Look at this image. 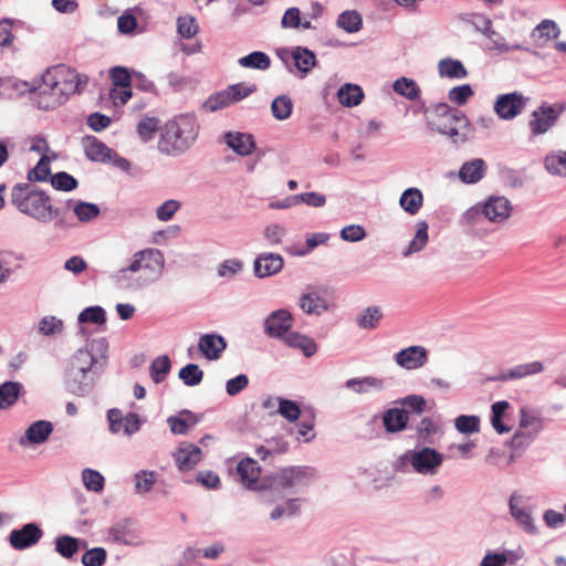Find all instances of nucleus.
<instances>
[{
	"label": "nucleus",
	"instance_id": "obj_1",
	"mask_svg": "<svg viewBox=\"0 0 566 566\" xmlns=\"http://www.w3.org/2000/svg\"><path fill=\"white\" fill-rule=\"evenodd\" d=\"M86 83V76H81L65 65H56L43 73L33 99L41 109L55 108L66 102L70 95L80 92Z\"/></svg>",
	"mask_w": 566,
	"mask_h": 566
},
{
	"label": "nucleus",
	"instance_id": "obj_2",
	"mask_svg": "<svg viewBox=\"0 0 566 566\" xmlns=\"http://www.w3.org/2000/svg\"><path fill=\"white\" fill-rule=\"evenodd\" d=\"M200 124L192 114H181L169 119L160 128L158 149L168 156H180L197 142Z\"/></svg>",
	"mask_w": 566,
	"mask_h": 566
},
{
	"label": "nucleus",
	"instance_id": "obj_3",
	"mask_svg": "<svg viewBox=\"0 0 566 566\" xmlns=\"http://www.w3.org/2000/svg\"><path fill=\"white\" fill-rule=\"evenodd\" d=\"M107 343L104 338L94 339L85 349H78L71 358L67 370H71L73 381L80 375L96 374V368L103 367L106 360Z\"/></svg>",
	"mask_w": 566,
	"mask_h": 566
},
{
	"label": "nucleus",
	"instance_id": "obj_4",
	"mask_svg": "<svg viewBox=\"0 0 566 566\" xmlns=\"http://www.w3.org/2000/svg\"><path fill=\"white\" fill-rule=\"evenodd\" d=\"M12 205L20 212H51L52 205L48 195L30 184L15 185L11 190Z\"/></svg>",
	"mask_w": 566,
	"mask_h": 566
},
{
	"label": "nucleus",
	"instance_id": "obj_5",
	"mask_svg": "<svg viewBox=\"0 0 566 566\" xmlns=\"http://www.w3.org/2000/svg\"><path fill=\"white\" fill-rule=\"evenodd\" d=\"M314 476L311 467H286L266 476V481L269 489H292L310 484Z\"/></svg>",
	"mask_w": 566,
	"mask_h": 566
},
{
	"label": "nucleus",
	"instance_id": "obj_6",
	"mask_svg": "<svg viewBox=\"0 0 566 566\" xmlns=\"http://www.w3.org/2000/svg\"><path fill=\"white\" fill-rule=\"evenodd\" d=\"M165 266L164 254L157 249H145L136 252L127 268L119 270V275L125 276L127 272H142L147 277L158 276Z\"/></svg>",
	"mask_w": 566,
	"mask_h": 566
},
{
	"label": "nucleus",
	"instance_id": "obj_7",
	"mask_svg": "<svg viewBox=\"0 0 566 566\" xmlns=\"http://www.w3.org/2000/svg\"><path fill=\"white\" fill-rule=\"evenodd\" d=\"M82 146L85 156L91 161L112 164L123 171L130 169V163L126 158L120 157L115 150L106 146L95 136H86L82 142Z\"/></svg>",
	"mask_w": 566,
	"mask_h": 566
},
{
	"label": "nucleus",
	"instance_id": "obj_8",
	"mask_svg": "<svg viewBox=\"0 0 566 566\" xmlns=\"http://www.w3.org/2000/svg\"><path fill=\"white\" fill-rule=\"evenodd\" d=\"M280 59L293 72L292 65L296 69L297 75L303 78L317 65L315 53L305 46H293L292 49L281 50L279 53Z\"/></svg>",
	"mask_w": 566,
	"mask_h": 566
},
{
	"label": "nucleus",
	"instance_id": "obj_9",
	"mask_svg": "<svg viewBox=\"0 0 566 566\" xmlns=\"http://www.w3.org/2000/svg\"><path fill=\"white\" fill-rule=\"evenodd\" d=\"M562 105H549L543 103L531 114L528 127L532 135L538 136L547 133L557 122L559 115L563 113Z\"/></svg>",
	"mask_w": 566,
	"mask_h": 566
},
{
	"label": "nucleus",
	"instance_id": "obj_10",
	"mask_svg": "<svg viewBox=\"0 0 566 566\" xmlns=\"http://www.w3.org/2000/svg\"><path fill=\"white\" fill-rule=\"evenodd\" d=\"M413 470L421 474H432L441 465L443 457L437 450L423 447L406 454Z\"/></svg>",
	"mask_w": 566,
	"mask_h": 566
},
{
	"label": "nucleus",
	"instance_id": "obj_11",
	"mask_svg": "<svg viewBox=\"0 0 566 566\" xmlns=\"http://www.w3.org/2000/svg\"><path fill=\"white\" fill-rule=\"evenodd\" d=\"M528 98L518 92L501 94L494 102L495 114L504 120H511L524 109Z\"/></svg>",
	"mask_w": 566,
	"mask_h": 566
},
{
	"label": "nucleus",
	"instance_id": "obj_12",
	"mask_svg": "<svg viewBox=\"0 0 566 566\" xmlns=\"http://www.w3.org/2000/svg\"><path fill=\"white\" fill-rule=\"evenodd\" d=\"M511 214H464V224L474 234L483 235L504 224Z\"/></svg>",
	"mask_w": 566,
	"mask_h": 566
},
{
	"label": "nucleus",
	"instance_id": "obj_13",
	"mask_svg": "<svg viewBox=\"0 0 566 566\" xmlns=\"http://www.w3.org/2000/svg\"><path fill=\"white\" fill-rule=\"evenodd\" d=\"M237 474L241 484L250 490H262L266 489L268 481L265 483L260 482L261 467L258 461L252 458L242 459L237 465Z\"/></svg>",
	"mask_w": 566,
	"mask_h": 566
},
{
	"label": "nucleus",
	"instance_id": "obj_14",
	"mask_svg": "<svg viewBox=\"0 0 566 566\" xmlns=\"http://www.w3.org/2000/svg\"><path fill=\"white\" fill-rule=\"evenodd\" d=\"M42 530L34 523L23 525L20 530L11 531L9 542L15 549H25L35 545L42 537Z\"/></svg>",
	"mask_w": 566,
	"mask_h": 566
},
{
	"label": "nucleus",
	"instance_id": "obj_15",
	"mask_svg": "<svg viewBox=\"0 0 566 566\" xmlns=\"http://www.w3.org/2000/svg\"><path fill=\"white\" fill-rule=\"evenodd\" d=\"M293 325V317L286 310L273 312L265 321V332L271 337L283 338Z\"/></svg>",
	"mask_w": 566,
	"mask_h": 566
},
{
	"label": "nucleus",
	"instance_id": "obj_16",
	"mask_svg": "<svg viewBox=\"0 0 566 566\" xmlns=\"http://www.w3.org/2000/svg\"><path fill=\"white\" fill-rule=\"evenodd\" d=\"M397 365L405 369H417L428 361V352L422 346H409L395 355Z\"/></svg>",
	"mask_w": 566,
	"mask_h": 566
},
{
	"label": "nucleus",
	"instance_id": "obj_17",
	"mask_svg": "<svg viewBox=\"0 0 566 566\" xmlns=\"http://www.w3.org/2000/svg\"><path fill=\"white\" fill-rule=\"evenodd\" d=\"M298 305L308 315H321L328 310V302L324 296V291L316 287H310L301 296Z\"/></svg>",
	"mask_w": 566,
	"mask_h": 566
},
{
	"label": "nucleus",
	"instance_id": "obj_18",
	"mask_svg": "<svg viewBox=\"0 0 566 566\" xmlns=\"http://www.w3.org/2000/svg\"><path fill=\"white\" fill-rule=\"evenodd\" d=\"M223 142L240 156H248L255 149L254 138L248 133L228 132L223 135Z\"/></svg>",
	"mask_w": 566,
	"mask_h": 566
},
{
	"label": "nucleus",
	"instance_id": "obj_19",
	"mask_svg": "<svg viewBox=\"0 0 566 566\" xmlns=\"http://www.w3.org/2000/svg\"><path fill=\"white\" fill-rule=\"evenodd\" d=\"M304 202L313 208H321L325 205V196L317 192H305L301 195L290 196L282 201L270 203L271 209H289L295 207L297 203Z\"/></svg>",
	"mask_w": 566,
	"mask_h": 566
},
{
	"label": "nucleus",
	"instance_id": "obj_20",
	"mask_svg": "<svg viewBox=\"0 0 566 566\" xmlns=\"http://www.w3.org/2000/svg\"><path fill=\"white\" fill-rule=\"evenodd\" d=\"M284 261L280 254L264 253L254 261V273L259 277H266L279 273L283 268Z\"/></svg>",
	"mask_w": 566,
	"mask_h": 566
},
{
	"label": "nucleus",
	"instance_id": "obj_21",
	"mask_svg": "<svg viewBox=\"0 0 566 566\" xmlns=\"http://www.w3.org/2000/svg\"><path fill=\"white\" fill-rule=\"evenodd\" d=\"M198 347L209 360L219 359L227 347L226 339L217 334H205L200 337Z\"/></svg>",
	"mask_w": 566,
	"mask_h": 566
},
{
	"label": "nucleus",
	"instance_id": "obj_22",
	"mask_svg": "<svg viewBox=\"0 0 566 566\" xmlns=\"http://www.w3.org/2000/svg\"><path fill=\"white\" fill-rule=\"evenodd\" d=\"M409 413L403 408H390L382 415V424L388 433L401 432L407 428Z\"/></svg>",
	"mask_w": 566,
	"mask_h": 566
},
{
	"label": "nucleus",
	"instance_id": "obj_23",
	"mask_svg": "<svg viewBox=\"0 0 566 566\" xmlns=\"http://www.w3.org/2000/svg\"><path fill=\"white\" fill-rule=\"evenodd\" d=\"M485 171V161L481 158H474L463 163L459 169L458 177L464 184H476L484 177Z\"/></svg>",
	"mask_w": 566,
	"mask_h": 566
},
{
	"label": "nucleus",
	"instance_id": "obj_24",
	"mask_svg": "<svg viewBox=\"0 0 566 566\" xmlns=\"http://www.w3.org/2000/svg\"><path fill=\"white\" fill-rule=\"evenodd\" d=\"M53 431V426L50 421L39 420L33 422L27 430L24 436L20 439V444H40L48 440Z\"/></svg>",
	"mask_w": 566,
	"mask_h": 566
},
{
	"label": "nucleus",
	"instance_id": "obj_25",
	"mask_svg": "<svg viewBox=\"0 0 566 566\" xmlns=\"http://www.w3.org/2000/svg\"><path fill=\"white\" fill-rule=\"evenodd\" d=\"M542 428L541 419L534 415L528 412L525 408L521 409V419H520V431L514 436V443H520L518 440L526 437L527 440L532 439L534 433H537Z\"/></svg>",
	"mask_w": 566,
	"mask_h": 566
},
{
	"label": "nucleus",
	"instance_id": "obj_26",
	"mask_svg": "<svg viewBox=\"0 0 566 566\" xmlns=\"http://www.w3.org/2000/svg\"><path fill=\"white\" fill-rule=\"evenodd\" d=\"M175 458L181 471H190L200 462L201 450L195 444H188L179 448Z\"/></svg>",
	"mask_w": 566,
	"mask_h": 566
},
{
	"label": "nucleus",
	"instance_id": "obj_27",
	"mask_svg": "<svg viewBox=\"0 0 566 566\" xmlns=\"http://www.w3.org/2000/svg\"><path fill=\"white\" fill-rule=\"evenodd\" d=\"M284 343L292 348L301 349L306 357L313 356L317 350V345L313 338L296 332L289 333L284 337Z\"/></svg>",
	"mask_w": 566,
	"mask_h": 566
},
{
	"label": "nucleus",
	"instance_id": "obj_28",
	"mask_svg": "<svg viewBox=\"0 0 566 566\" xmlns=\"http://www.w3.org/2000/svg\"><path fill=\"white\" fill-rule=\"evenodd\" d=\"M544 167L549 175L566 178V151L548 153L544 158Z\"/></svg>",
	"mask_w": 566,
	"mask_h": 566
},
{
	"label": "nucleus",
	"instance_id": "obj_29",
	"mask_svg": "<svg viewBox=\"0 0 566 566\" xmlns=\"http://www.w3.org/2000/svg\"><path fill=\"white\" fill-rule=\"evenodd\" d=\"M338 102L345 107H354L361 103L364 92L360 86L356 84H344L337 92Z\"/></svg>",
	"mask_w": 566,
	"mask_h": 566
},
{
	"label": "nucleus",
	"instance_id": "obj_30",
	"mask_svg": "<svg viewBox=\"0 0 566 566\" xmlns=\"http://www.w3.org/2000/svg\"><path fill=\"white\" fill-rule=\"evenodd\" d=\"M65 382L70 392L76 396H84L91 390L94 379L90 374L80 373V375L73 381L71 377V370H66Z\"/></svg>",
	"mask_w": 566,
	"mask_h": 566
},
{
	"label": "nucleus",
	"instance_id": "obj_31",
	"mask_svg": "<svg viewBox=\"0 0 566 566\" xmlns=\"http://www.w3.org/2000/svg\"><path fill=\"white\" fill-rule=\"evenodd\" d=\"M513 207L510 200L503 196H491L483 203L471 209V212H510Z\"/></svg>",
	"mask_w": 566,
	"mask_h": 566
},
{
	"label": "nucleus",
	"instance_id": "obj_32",
	"mask_svg": "<svg viewBox=\"0 0 566 566\" xmlns=\"http://www.w3.org/2000/svg\"><path fill=\"white\" fill-rule=\"evenodd\" d=\"M346 387L357 394H366L370 390H381L384 388V381L371 376L350 378L346 381Z\"/></svg>",
	"mask_w": 566,
	"mask_h": 566
},
{
	"label": "nucleus",
	"instance_id": "obj_33",
	"mask_svg": "<svg viewBox=\"0 0 566 566\" xmlns=\"http://www.w3.org/2000/svg\"><path fill=\"white\" fill-rule=\"evenodd\" d=\"M544 369L541 361H532L513 367L505 375L499 376L497 380L521 379L527 376L539 374Z\"/></svg>",
	"mask_w": 566,
	"mask_h": 566
},
{
	"label": "nucleus",
	"instance_id": "obj_34",
	"mask_svg": "<svg viewBox=\"0 0 566 566\" xmlns=\"http://www.w3.org/2000/svg\"><path fill=\"white\" fill-rule=\"evenodd\" d=\"M422 203L423 195L420 189L415 187L406 189L399 199V205L405 212H418Z\"/></svg>",
	"mask_w": 566,
	"mask_h": 566
},
{
	"label": "nucleus",
	"instance_id": "obj_35",
	"mask_svg": "<svg viewBox=\"0 0 566 566\" xmlns=\"http://www.w3.org/2000/svg\"><path fill=\"white\" fill-rule=\"evenodd\" d=\"M520 497L516 494H513L510 499V511L514 518L522 525L525 532L530 534L536 533V526L533 522V518L528 512L518 507L517 502Z\"/></svg>",
	"mask_w": 566,
	"mask_h": 566
},
{
	"label": "nucleus",
	"instance_id": "obj_36",
	"mask_svg": "<svg viewBox=\"0 0 566 566\" xmlns=\"http://www.w3.org/2000/svg\"><path fill=\"white\" fill-rule=\"evenodd\" d=\"M22 390V385L17 381H6L0 385V409L13 406Z\"/></svg>",
	"mask_w": 566,
	"mask_h": 566
},
{
	"label": "nucleus",
	"instance_id": "obj_37",
	"mask_svg": "<svg viewBox=\"0 0 566 566\" xmlns=\"http://www.w3.org/2000/svg\"><path fill=\"white\" fill-rule=\"evenodd\" d=\"M238 63L244 69L265 71L271 66V59L264 52L254 51L245 56L240 57Z\"/></svg>",
	"mask_w": 566,
	"mask_h": 566
},
{
	"label": "nucleus",
	"instance_id": "obj_38",
	"mask_svg": "<svg viewBox=\"0 0 566 566\" xmlns=\"http://www.w3.org/2000/svg\"><path fill=\"white\" fill-rule=\"evenodd\" d=\"M428 224L424 221L417 223L416 234L402 252V255L409 256L413 253L420 252L428 243Z\"/></svg>",
	"mask_w": 566,
	"mask_h": 566
},
{
	"label": "nucleus",
	"instance_id": "obj_39",
	"mask_svg": "<svg viewBox=\"0 0 566 566\" xmlns=\"http://www.w3.org/2000/svg\"><path fill=\"white\" fill-rule=\"evenodd\" d=\"M392 90L409 101H415L420 96V87L412 78L401 76L392 84Z\"/></svg>",
	"mask_w": 566,
	"mask_h": 566
},
{
	"label": "nucleus",
	"instance_id": "obj_40",
	"mask_svg": "<svg viewBox=\"0 0 566 566\" xmlns=\"http://www.w3.org/2000/svg\"><path fill=\"white\" fill-rule=\"evenodd\" d=\"M439 74L442 77L464 78L468 72L463 64L458 60L443 59L438 64Z\"/></svg>",
	"mask_w": 566,
	"mask_h": 566
},
{
	"label": "nucleus",
	"instance_id": "obj_41",
	"mask_svg": "<svg viewBox=\"0 0 566 566\" xmlns=\"http://www.w3.org/2000/svg\"><path fill=\"white\" fill-rule=\"evenodd\" d=\"M130 520H123L114 524L108 530V535L113 542L130 544L133 538V528Z\"/></svg>",
	"mask_w": 566,
	"mask_h": 566
},
{
	"label": "nucleus",
	"instance_id": "obj_42",
	"mask_svg": "<svg viewBox=\"0 0 566 566\" xmlns=\"http://www.w3.org/2000/svg\"><path fill=\"white\" fill-rule=\"evenodd\" d=\"M509 408L510 403L506 400L496 401L492 405L491 423L497 433H507L511 431V428L503 422L504 415Z\"/></svg>",
	"mask_w": 566,
	"mask_h": 566
},
{
	"label": "nucleus",
	"instance_id": "obj_43",
	"mask_svg": "<svg viewBox=\"0 0 566 566\" xmlns=\"http://www.w3.org/2000/svg\"><path fill=\"white\" fill-rule=\"evenodd\" d=\"M293 111V102L287 95H280L272 101L271 112L275 119H287Z\"/></svg>",
	"mask_w": 566,
	"mask_h": 566
},
{
	"label": "nucleus",
	"instance_id": "obj_44",
	"mask_svg": "<svg viewBox=\"0 0 566 566\" xmlns=\"http://www.w3.org/2000/svg\"><path fill=\"white\" fill-rule=\"evenodd\" d=\"M78 539L69 535L55 539V551L64 558H72L78 551Z\"/></svg>",
	"mask_w": 566,
	"mask_h": 566
},
{
	"label": "nucleus",
	"instance_id": "obj_45",
	"mask_svg": "<svg viewBox=\"0 0 566 566\" xmlns=\"http://www.w3.org/2000/svg\"><path fill=\"white\" fill-rule=\"evenodd\" d=\"M171 369V363L168 356H159L157 357L150 365V376L154 382H161L167 374Z\"/></svg>",
	"mask_w": 566,
	"mask_h": 566
},
{
	"label": "nucleus",
	"instance_id": "obj_46",
	"mask_svg": "<svg viewBox=\"0 0 566 566\" xmlns=\"http://www.w3.org/2000/svg\"><path fill=\"white\" fill-rule=\"evenodd\" d=\"M559 35V29L555 21L543 20L532 32V36L546 42L549 39H556Z\"/></svg>",
	"mask_w": 566,
	"mask_h": 566
},
{
	"label": "nucleus",
	"instance_id": "obj_47",
	"mask_svg": "<svg viewBox=\"0 0 566 566\" xmlns=\"http://www.w3.org/2000/svg\"><path fill=\"white\" fill-rule=\"evenodd\" d=\"M56 156H42L35 167L31 169L28 174V178L30 181H44L50 176L51 169L50 164L52 159H55Z\"/></svg>",
	"mask_w": 566,
	"mask_h": 566
},
{
	"label": "nucleus",
	"instance_id": "obj_48",
	"mask_svg": "<svg viewBox=\"0 0 566 566\" xmlns=\"http://www.w3.org/2000/svg\"><path fill=\"white\" fill-rule=\"evenodd\" d=\"M179 378L186 386H197L203 379V371L197 364H188L179 370Z\"/></svg>",
	"mask_w": 566,
	"mask_h": 566
},
{
	"label": "nucleus",
	"instance_id": "obj_49",
	"mask_svg": "<svg viewBox=\"0 0 566 566\" xmlns=\"http://www.w3.org/2000/svg\"><path fill=\"white\" fill-rule=\"evenodd\" d=\"M337 25L348 33L357 32L361 27V17L356 11H345L339 14Z\"/></svg>",
	"mask_w": 566,
	"mask_h": 566
},
{
	"label": "nucleus",
	"instance_id": "obj_50",
	"mask_svg": "<svg viewBox=\"0 0 566 566\" xmlns=\"http://www.w3.org/2000/svg\"><path fill=\"white\" fill-rule=\"evenodd\" d=\"M382 317V313L378 306H370L357 318L359 327L365 329L375 328Z\"/></svg>",
	"mask_w": 566,
	"mask_h": 566
},
{
	"label": "nucleus",
	"instance_id": "obj_51",
	"mask_svg": "<svg viewBox=\"0 0 566 566\" xmlns=\"http://www.w3.org/2000/svg\"><path fill=\"white\" fill-rule=\"evenodd\" d=\"M199 30L196 19L191 15H184L177 19V31L185 39L193 38Z\"/></svg>",
	"mask_w": 566,
	"mask_h": 566
},
{
	"label": "nucleus",
	"instance_id": "obj_52",
	"mask_svg": "<svg viewBox=\"0 0 566 566\" xmlns=\"http://www.w3.org/2000/svg\"><path fill=\"white\" fill-rule=\"evenodd\" d=\"M138 28L137 18L130 10L125 11L117 19V30L120 34L133 35Z\"/></svg>",
	"mask_w": 566,
	"mask_h": 566
},
{
	"label": "nucleus",
	"instance_id": "obj_53",
	"mask_svg": "<svg viewBox=\"0 0 566 566\" xmlns=\"http://www.w3.org/2000/svg\"><path fill=\"white\" fill-rule=\"evenodd\" d=\"M82 480L88 491L101 492L104 489V476L92 469H84Z\"/></svg>",
	"mask_w": 566,
	"mask_h": 566
},
{
	"label": "nucleus",
	"instance_id": "obj_54",
	"mask_svg": "<svg viewBox=\"0 0 566 566\" xmlns=\"http://www.w3.org/2000/svg\"><path fill=\"white\" fill-rule=\"evenodd\" d=\"M78 322L103 325L106 322L105 311L101 306L87 307L80 313Z\"/></svg>",
	"mask_w": 566,
	"mask_h": 566
},
{
	"label": "nucleus",
	"instance_id": "obj_55",
	"mask_svg": "<svg viewBox=\"0 0 566 566\" xmlns=\"http://www.w3.org/2000/svg\"><path fill=\"white\" fill-rule=\"evenodd\" d=\"M51 185L56 190L71 191L77 187V180L65 171L51 176Z\"/></svg>",
	"mask_w": 566,
	"mask_h": 566
},
{
	"label": "nucleus",
	"instance_id": "obj_56",
	"mask_svg": "<svg viewBox=\"0 0 566 566\" xmlns=\"http://www.w3.org/2000/svg\"><path fill=\"white\" fill-rule=\"evenodd\" d=\"M107 553L103 547H94L85 552L82 556L84 566H103L106 562Z\"/></svg>",
	"mask_w": 566,
	"mask_h": 566
},
{
	"label": "nucleus",
	"instance_id": "obj_57",
	"mask_svg": "<svg viewBox=\"0 0 566 566\" xmlns=\"http://www.w3.org/2000/svg\"><path fill=\"white\" fill-rule=\"evenodd\" d=\"M474 94L469 84H463L451 88L448 93L450 102L457 105H464L470 97Z\"/></svg>",
	"mask_w": 566,
	"mask_h": 566
},
{
	"label": "nucleus",
	"instance_id": "obj_58",
	"mask_svg": "<svg viewBox=\"0 0 566 566\" xmlns=\"http://www.w3.org/2000/svg\"><path fill=\"white\" fill-rule=\"evenodd\" d=\"M231 104V98L228 90L218 92L211 95L205 103V108L209 112L224 108Z\"/></svg>",
	"mask_w": 566,
	"mask_h": 566
},
{
	"label": "nucleus",
	"instance_id": "obj_59",
	"mask_svg": "<svg viewBox=\"0 0 566 566\" xmlns=\"http://www.w3.org/2000/svg\"><path fill=\"white\" fill-rule=\"evenodd\" d=\"M277 412L289 421H295L301 416V409L295 401L289 399L279 400Z\"/></svg>",
	"mask_w": 566,
	"mask_h": 566
},
{
	"label": "nucleus",
	"instance_id": "obj_60",
	"mask_svg": "<svg viewBox=\"0 0 566 566\" xmlns=\"http://www.w3.org/2000/svg\"><path fill=\"white\" fill-rule=\"evenodd\" d=\"M480 419L476 416H459L455 419V428L461 433H474L479 431Z\"/></svg>",
	"mask_w": 566,
	"mask_h": 566
},
{
	"label": "nucleus",
	"instance_id": "obj_61",
	"mask_svg": "<svg viewBox=\"0 0 566 566\" xmlns=\"http://www.w3.org/2000/svg\"><path fill=\"white\" fill-rule=\"evenodd\" d=\"M135 489L138 493L148 492L156 482V473L154 471H142L136 474Z\"/></svg>",
	"mask_w": 566,
	"mask_h": 566
},
{
	"label": "nucleus",
	"instance_id": "obj_62",
	"mask_svg": "<svg viewBox=\"0 0 566 566\" xmlns=\"http://www.w3.org/2000/svg\"><path fill=\"white\" fill-rule=\"evenodd\" d=\"M63 329V323L61 319L55 318L54 316H45L41 319L39 324V331L43 335H54L61 333Z\"/></svg>",
	"mask_w": 566,
	"mask_h": 566
},
{
	"label": "nucleus",
	"instance_id": "obj_63",
	"mask_svg": "<svg viewBox=\"0 0 566 566\" xmlns=\"http://www.w3.org/2000/svg\"><path fill=\"white\" fill-rule=\"evenodd\" d=\"M472 25L486 38L495 35V30L492 28V21L483 14H473L471 20Z\"/></svg>",
	"mask_w": 566,
	"mask_h": 566
},
{
	"label": "nucleus",
	"instance_id": "obj_64",
	"mask_svg": "<svg viewBox=\"0 0 566 566\" xmlns=\"http://www.w3.org/2000/svg\"><path fill=\"white\" fill-rule=\"evenodd\" d=\"M109 76L115 87H130V74L126 67H113Z\"/></svg>",
	"mask_w": 566,
	"mask_h": 566
}]
</instances>
